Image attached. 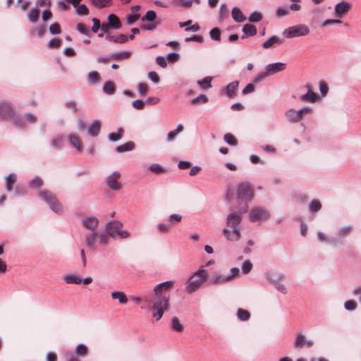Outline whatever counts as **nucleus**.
Instances as JSON below:
<instances>
[{
    "mask_svg": "<svg viewBox=\"0 0 361 361\" xmlns=\"http://www.w3.org/2000/svg\"><path fill=\"white\" fill-rule=\"evenodd\" d=\"M174 282L166 281L155 286L154 296L151 294H143L142 297L134 299L137 302H144L147 308L152 314V317L159 321L163 317L164 312L170 308V296L169 291L173 288Z\"/></svg>",
    "mask_w": 361,
    "mask_h": 361,
    "instance_id": "obj_1",
    "label": "nucleus"
},
{
    "mask_svg": "<svg viewBox=\"0 0 361 361\" xmlns=\"http://www.w3.org/2000/svg\"><path fill=\"white\" fill-rule=\"evenodd\" d=\"M248 205H245L238 211L232 212L226 216V226L232 228L229 230L224 228L222 231L224 237L230 241H237L240 237V230L239 225L243 220V214L247 212Z\"/></svg>",
    "mask_w": 361,
    "mask_h": 361,
    "instance_id": "obj_2",
    "label": "nucleus"
},
{
    "mask_svg": "<svg viewBox=\"0 0 361 361\" xmlns=\"http://www.w3.org/2000/svg\"><path fill=\"white\" fill-rule=\"evenodd\" d=\"M207 277L208 271L206 269H198L188 279L186 282L185 291L188 293H192L196 291L207 279Z\"/></svg>",
    "mask_w": 361,
    "mask_h": 361,
    "instance_id": "obj_3",
    "label": "nucleus"
},
{
    "mask_svg": "<svg viewBox=\"0 0 361 361\" xmlns=\"http://www.w3.org/2000/svg\"><path fill=\"white\" fill-rule=\"evenodd\" d=\"M123 224L121 221H112L106 224L105 230L110 235V237L114 239L118 237L121 239L129 238L130 233L126 230H121Z\"/></svg>",
    "mask_w": 361,
    "mask_h": 361,
    "instance_id": "obj_4",
    "label": "nucleus"
},
{
    "mask_svg": "<svg viewBox=\"0 0 361 361\" xmlns=\"http://www.w3.org/2000/svg\"><path fill=\"white\" fill-rule=\"evenodd\" d=\"M38 196L42 199L55 213L60 214L63 211L62 204L59 202L56 195L49 190H42L38 194Z\"/></svg>",
    "mask_w": 361,
    "mask_h": 361,
    "instance_id": "obj_5",
    "label": "nucleus"
},
{
    "mask_svg": "<svg viewBox=\"0 0 361 361\" xmlns=\"http://www.w3.org/2000/svg\"><path fill=\"white\" fill-rule=\"evenodd\" d=\"M312 112V108L307 106L299 110L293 108L289 109L285 112V116L290 123L300 122L305 116Z\"/></svg>",
    "mask_w": 361,
    "mask_h": 361,
    "instance_id": "obj_6",
    "label": "nucleus"
},
{
    "mask_svg": "<svg viewBox=\"0 0 361 361\" xmlns=\"http://www.w3.org/2000/svg\"><path fill=\"white\" fill-rule=\"evenodd\" d=\"M310 32V30L307 25L299 24L286 28L283 32V36L286 38L304 37L309 35Z\"/></svg>",
    "mask_w": 361,
    "mask_h": 361,
    "instance_id": "obj_7",
    "label": "nucleus"
},
{
    "mask_svg": "<svg viewBox=\"0 0 361 361\" xmlns=\"http://www.w3.org/2000/svg\"><path fill=\"white\" fill-rule=\"evenodd\" d=\"M237 195L238 201L239 202L245 201V205H247V202H250L253 198V190L250 183H240L238 187Z\"/></svg>",
    "mask_w": 361,
    "mask_h": 361,
    "instance_id": "obj_8",
    "label": "nucleus"
},
{
    "mask_svg": "<svg viewBox=\"0 0 361 361\" xmlns=\"http://www.w3.org/2000/svg\"><path fill=\"white\" fill-rule=\"evenodd\" d=\"M249 217L252 222H257L269 219L270 214L264 207H255L250 211Z\"/></svg>",
    "mask_w": 361,
    "mask_h": 361,
    "instance_id": "obj_9",
    "label": "nucleus"
},
{
    "mask_svg": "<svg viewBox=\"0 0 361 361\" xmlns=\"http://www.w3.org/2000/svg\"><path fill=\"white\" fill-rule=\"evenodd\" d=\"M15 116V111L9 102H2L0 103V119L7 120Z\"/></svg>",
    "mask_w": 361,
    "mask_h": 361,
    "instance_id": "obj_10",
    "label": "nucleus"
},
{
    "mask_svg": "<svg viewBox=\"0 0 361 361\" xmlns=\"http://www.w3.org/2000/svg\"><path fill=\"white\" fill-rule=\"evenodd\" d=\"M120 178V173L118 171H114L111 174L106 177V183L112 190H118L121 188V184L118 182Z\"/></svg>",
    "mask_w": 361,
    "mask_h": 361,
    "instance_id": "obj_11",
    "label": "nucleus"
},
{
    "mask_svg": "<svg viewBox=\"0 0 361 361\" xmlns=\"http://www.w3.org/2000/svg\"><path fill=\"white\" fill-rule=\"evenodd\" d=\"M286 64L283 62L269 63L265 66L264 71L268 76L274 75L286 69Z\"/></svg>",
    "mask_w": 361,
    "mask_h": 361,
    "instance_id": "obj_12",
    "label": "nucleus"
},
{
    "mask_svg": "<svg viewBox=\"0 0 361 361\" xmlns=\"http://www.w3.org/2000/svg\"><path fill=\"white\" fill-rule=\"evenodd\" d=\"M267 279L273 284V286L277 290L282 293L283 294H286V287L283 284L277 281V280H284L286 279V276L284 274L279 273L275 278L267 277Z\"/></svg>",
    "mask_w": 361,
    "mask_h": 361,
    "instance_id": "obj_13",
    "label": "nucleus"
},
{
    "mask_svg": "<svg viewBox=\"0 0 361 361\" xmlns=\"http://www.w3.org/2000/svg\"><path fill=\"white\" fill-rule=\"evenodd\" d=\"M352 7L350 3L347 1H341L335 6V15L338 18H341L342 16L348 12Z\"/></svg>",
    "mask_w": 361,
    "mask_h": 361,
    "instance_id": "obj_14",
    "label": "nucleus"
},
{
    "mask_svg": "<svg viewBox=\"0 0 361 361\" xmlns=\"http://www.w3.org/2000/svg\"><path fill=\"white\" fill-rule=\"evenodd\" d=\"M82 226L90 230L91 232L96 231V228L99 224V220L95 216H89L82 220Z\"/></svg>",
    "mask_w": 361,
    "mask_h": 361,
    "instance_id": "obj_15",
    "label": "nucleus"
},
{
    "mask_svg": "<svg viewBox=\"0 0 361 361\" xmlns=\"http://www.w3.org/2000/svg\"><path fill=\"white\" fill-rule=\"evenodd\" d=\"M314 344L312 340H307L305 336L302 334H298L294 342V347L295 348H301L304 346L311 348Z\"/></svg>",
    "mask_w": 361,
    "mask_h": 361,
    "instance_id": "obj_16",
    "label": "nucleus"
},
{
    "mask_svg": "<svg viewBox=\"0 0 361 361\" xmlns=\"http://www.w3.org/2000/svg\"><path fill=\"white\" fill-rule=\"evenodd\" d=\"M238 85L239 81L238 80L230 82L224 90V94L229 98L235 97L236 96Z\"/></svg>",
    "mask_w": 361,
    "mask_h": 361,
    "instance_id": "obj_17",
    "label": "nucleus"
},
{
    "mask_svg": "<svg viewBox=\"0 0 361 361\" xmlns=\"http://www.w3.org/2000/svg\"><path fill=\"white\" fill-rule=\"evenodd\" d=\"M283 40L282 39H281L278 36L274 35V36L269 37L267 40L264 41L262 44V47L263 49H269L270 47H271L275 44L281 45L283 44Z\"/></svg>",
    "mask_w": 361,
    "mask_h": 361,
    "instance_id": "obj_18",
    "label": "nucleus"
},
{
    "mask_svg": "<svg viewBox=\"0 0 361 361\" xmlns=\"http://www.w3.org/2000/svg\"><path fill=\"white\" fill-rule=\"evenodd\" d=\"M319 99V96L313 91H307V93L300 97V100L303 102L314 103Z\"/></svg>",
    "mask_w": 361,
    "mask_h": 361,
    "instance_id": "obj_19",
    "label": "nucleus"
},
{
    "mask_svg": "<svg viewBox=\"0 0 361 361\" xmlns=\"http://www.w3.org/2000/svg\"><path fill=\"white\" fill-rule=\"evenodd\" d=\"M243 35H242L241 38L245 39L248 37L255 36L257 34V27L254 25L248 23L244 25L243 27Z\"/></svg>",
    "mask_w": 361,
    "mask_h": 361,
    "instance_id": "obj_20",
    "label": "nucleus"
},
{
    "mask_svg": "<svg viewBox=\"0 0 361 361\" xmlns=\"http://www.w3.org/2000/svg\"><path fill=\"white\" fill-rule=\"evenodd\" d=\"M101 129V123L99 121H94L88 127V134L92 137H96L99 135Z\"/></svg>",
    "mask_w": 361,
    "mask_h": 361,
    "instance_id": "obj_21",
    "label": "nucleus"
},
{
    "mask_svg": "<svg viewBox=\"0 0 361 361\" xmlns=\"http://www.w3.org/2000/svg\"><path fill=\"white\" fill-rule=\"evenodd\" d=\"M68 139L70 145L73 147L75 148L79 152H81L82 150L81 142L78 136L73 134H70L68 136Z\"/></svg>",
    "mask_w": 361,
    "mask_h": 361,
    "instance_id": "obj_22",
    "label": "nucleus"
},
{
    "mask_svg": "<svg viewBox=\"0 0 361 361\" xmlns=\"http://www.w3.org/2000/svg\"><path fill=\"white\" fill-rule=\"evenodd\" d=\"M108 24L112 29H119L121 27L122 24L119 18L115 14H109L108 16Z\"/></svg>",
    "mask_w": 361,
    "mask_h": 361,
    "instance_id": "obj_23",
    "label": "nucleus"
},
{
    "mask_svg": "<svg viewBox=\"0 0 361 361\" xmlns=\"http://www.w3.org/2000/svg\"><path fill=\"white\" fill-rule=\"evenodd\" d=\"M231 16L233 20L236 23L243 22L246 19V17L244 16V14L238 7L233 8L231 11Z\"/></svg>",
    "mask_w": 361,
    "mask_h": 361,
    "instance_id": "obj_24",
    "label": "nucleus"
},
{
    "mask_svg": "<svg viewBox=\"0 0 361 361\" xmlns=\"http://www.w3.org/2000/svg\"><path fill=\"white\" fill-rule=\"evenodd\" d=\"M97 234L96 231L91 232L85 240V245L89 249H93L95 247Z\"/></svg>",
    "mask_w": 361,
    "mask_h": 361,
    "instance_id": "obj_25",
    "label": "nucleus"
},
{
    "mask_svg": "<svg viewBox=\"0 0 361 361\" xmlns=\"http://www.w3.org/2000/svg\"><path fill=\"white\" fill-rule=\"evenodd\" d=\"M131 55V52L129 51H121L111 54V59L113 60L118 61L128 59Z\"/></svg>",
    "mask_w": 361,
    "mask_h": 361,
    "instance_id": "obj_26",
    "label": "nucleus"
},
{
    "mask_svg": "<svg viewBox=\"0 0 361 361\" xmlns=\"http://www.w3.org/2000/svg\"><path fill=\"white\" fill-rule=\"evenodd\" d=\"M111 296L114 300H118L120 304H126L128 302V298L123 291H113Z\"/></svg>",
    "mask_w": 361,
    "mask_h": 361,
    "instance_id": "obj_27",
    "label": "nucleus"
},
{
    "mask_svg": "<svg viewBox=\"0 0 361 361\" xmlns=\"http://www.w3.org/2000/svg\"><path fill=\"white\" fill-rule=\"evenodd\" d=\"M135 148V144L132 141L127 142L121 145H118L116 147V151L118 153L131 151Z\"/></svg>",
    "mask_w": 361,
    "mask_h": 361,
    "instance_id": "obj_28",
    "label": "nucleus"
},
{
    "mask_svg": "<svg viewBox=\"0 0 361 361\" xmlns=\"http://www.w3.org/2000/svg\"><path fill=\"white\" fill-rule=\"evenodd\" d=\"M229 281L231 280L228 275H215L212 278L210 283L212 284H221Z\"/></svg>",
    "mask_w": 361,
    "mask_h": 361,
    "instance_id": "obj_29",
    "label": "nucleus"
},
{
    "mask_svg": "<svg viewBox=\"0 0 361 361\" xmlns=\"http://www.w3.org/2000/svg\"><path fill=\"white\" fill-rule=\"evenodd\" d=\"M63 279L68 284H80L82 282L80 278L74 274L64 275Z\"/></svg>",
    "mask_w": 361,
    "mask_h": 361,
    "instance_id": "obj_30",
    "label": "nucleus"
},
{
    "mask_svg": "<svg viewBox=\"0 0 361 361\" xmlns=\"http://www.w3.org/2000/svg\"><path fill=\"white\" fill-rule=\"evenodd\" d=\"M91 4L97 8H103L111 4L112 0H89Z\"/></svg>",
    "mask_w": 361,
    "mask_h": 361,
    "instance_id": "obj_31",
    "label": "nucleus"
},
{
    "mask_svg": "<svg viewBox=\"0 0 361 361\" xmlns=\"http://www.w3.org/2000/svg\"><path fill=\"white\" fill-rule=\"evenodd\" d=\"M63 136L58 135L53 137L51 141V146L56 150H61L62 149Z\"/></svg>",
    "mask_w": 361,
    "mask_h": 361,
    "instance_id": "obj_32",
    "label": "nucleus"
},
{
    "mask_svg": "<svg viewBox=\"0 0 361 361\" xmlns=\"http://www.w3.org/2000/svg\"><path fill=\"white\" fill-rule=\"evenodd\" d=\"M16 181V176L14 173H10L6 179V189L7 191H11Z\"/></svg>",
    "mask_w": 361,
    "mask_h": 361,
    "instance_id": "obj_33",
    "label": "nucleus"
},
{
    "mask_svg": "<svg viewBox=\"0 0 361 361\" xmlns=\"http://www.w3.org/2000/svg\"><path fill=\"white\" fill-rule=\"evenodd\" d=\"M103 91L109 95L114 94L116 92L114 83L111 81L105 82L103 85Z\"/></svg>",
    "mask_w": 361,
    "mask_h": 361,
    "instance_id": "obj_34",
    "label": "nucleus"
},
{
    "mask_svg": "<svg viewBox=\"0 0 361 361\" xmlns=\"http://www.w3.org/2000/svg\"><path fill=\"white\" fill-rule=\"evenodd\" d=\"M183 130V126L182 124L178 125L177 128L175 130H171L168 133V135H167L168 141L171 142V141H173V140H175V138L176 137L178 134L181 133Z\"/></svg>",
    "mask_w": 361,
    "mask_h": 361,
    "instance_id": "obj_35",
    "label": "nucleus"
},
{
    "mask_svg": "<svg viewBox=\"0 0 361 361\" xmlns=\"http://www.w3.org/2000/svg\"><path fill=\"white\" fill-rule=\"evenodd\" d=\"M123 129L122 128H118L117 133H111L108 135V138L111 142H116L121 140L123 137Z\"/></svg>",
    "mask_w": 361,
    "mask_h": 361,
    "instance_id": "obj_36",
    "label": "nucleus"
},
{
    "mask_svg": "<svg viewBox=\"0 0 361 361\" xmlns=\"http://www.w3.org/2000/svg\"><path fill=\"white\" fill-rule=\"evenodd\" d=\"M317 238L321 242H326L328 243L336 244L338 241L336 238L333 239L331 237L326 235L325 233L319 231L317 233Z\"/></svg>",
    "mask_w": 361,
    "mask_h": 361,
    "instance_id": "obj_37",
    "label": "nucleus"
},
{
    "mask_svg": "<svg viewBox=\"0 0 361 361\" xmlns=\"http://www.w3.org/2000/svg\"><path fill=\"white\" fill-rule=\"evenodd\" d=\"M39 17V11L37 8H32L28 13V19L32 23H36Z\"/></svg>",
    "mask_w": 361,
    "mask_h": 361,
    "instance_id": "obj_38",
    "label": "nucleus"
},
{
    "mask_svg": "<svg viewBox=\"0 0 361 361\" xmlns=\"http://www.w3.org/2000/svg\"><path fill=\"white\" fill-rule=\"evenodd\" d=\"M237 317L240 321H247L250 318V314L247 310L239 308L237 310Z\"/></svg>",
    "mask_w": 361,
    "mask_h": 361,
    "instance_id": "obj_39",
    "label": "nucleus"
},
{
    "mask_svg": "<svg viewBox=\"0 0 361 361\" xmlns=\"http://www.w3.org/2000/svg\"><path fill=\"white\" fill-rule=\"evenodd\" d=\"M352 230H353L352 226H346L341 227V228H338L337 233H338L339 238H343V237H345V236H348V235H350Z\"/></svg>",
    "mask_w": 361,
    "mask_h": 361,
    "instance_id": "obj_40",
    "label": "nucleus"
},
{
    "mask_svg": "<svg viewBox=\"0 0 361 361\" xmlns=\"http://www.w3.org/2000/svg\"><path fill=\"white\" fill-rule=\"evenodd\" d=\"M157 18V13L154 11L149 10L147 11L145 15L141 18V20L142 22L144 21H148V22H153Z\"/></svg>",
    "mask_w": 361,
    "mask_h": 361,
    "instance_id": "obj_41",
    "label": "nucleus"
},
{
    "mask_svg": "<svg viewBox=\"0 0 361 361\" xmlns=\"http://www.w3.org/2000/svg\"><path fill=\"white\" fill-rule=\"evenodd\" d=\"M149 170L156 174H161L166 172V169L158 164H152L149 166Z\"/></svg>",
    "mask_w": 361,
    "mask_h": 361,
    "instance_id": "obj_42",
    "label": "nucleus"
},
{
    "mask_svg": "<svg viewBox=\"0 0 361 361\" xmlns=\"http://www.w3.org/2000/svg\"><path fill=\"white\" fill-rule=\"evenodd\" d=\"M224 141L229 145L235 147L238 145L237 139L231 133H226L224 136Z\"/></svg>",
    "mask_w": 361,
    "mask_h": 361,
    "instance_id": "obj_43",
    "label": "nucleus"
},
{
    "mask_svg": "<svg viewBox=\"0 0 361 361\" xmlns=\"http://www.w3.org/2000/svg\"><path fill=\"white\" fill-rule=\"evenodd\" d=\"M212 77L207 76L201 80L197 81V84L201 87L202 89H209L211 87Z\"/></svg>",
    "mask_w": 361,
    "mask_h": 361,
    "instance_id": "obj_44",
    "label": "nucleus"
},
{
    "mask_svg": "<svg viewBox=\"0 0 361 361\" xmlns=\"http://www.w3.org/2000/svg\"><path fill=\"white\" fill-rule=\"evenodd\" d=\"M171 328L177 332H182L183 331V326L180 324L177 317L172 318Z\"/></svg>",
    "mask_w": 361,
    "mask_h": 361,
    "instance_id": "obj_45",
    "label": "nucleus"
},
{
    "mask_svg": "<svg viewBox=\"0 0 361 361\" xmlns=\"http://www.w3.org/2000/svg\"><path fill=\"white\" fill-rule=\"evenodd\" d=\"M183 216L178 214H173L169 216L167 219V221L169 224L171 226L176 224V223L180 222L182 220Z\"/></svg>",
    "mask_w": 361,
    "mask_h": 361,
    "instance_id": "obj_46",
    "label": "nucleus"
},
{
    "mask_svg": "<svg viewBox=\"0 0 361 361\" xmlns=\"http://www.w3.org/2000/svg\"><path fill=\"white\" fill-rule=\"evenodd\" d=\"M322 208V204L319 200H312L309 205V210L310 212H317Z\"/></svg>",
    "mask_w": 361,
    "mask_h": 361,
    "instance_id": "obj_47",
    "label": "nucleus"
},
{
    "mask_svg": "<svg viewBox=\"0 0 361 361\" xmlns=\"http://www.w3.org/2000/svg\"><path fill=\"white\" fill-rule=\"evenodd\" d=\"M210 37L214 40L219 42L221 40V30L219 27H214L209 32Z\"/></svg>",
    "mask_w": 361,
    "mask_h": 361,
    "instance_id": "obj_48",
    "label": "nucleus"
},
{
    "mask_svg": "<svg viewBox=\"0 0 361 361\" xmlns=\"http://www.w3.org/2000/svg\"><path fill=\"white\" fill-rule=\"evenodd\" d=\"M262 19V15L257 12H252L248 17V20L251 23H258Z\"/></svg>",
    "mask_w": 361,
    "mask_h": 361,
    "instance_id": "obj_49",
    "label": "nucleus"
},
{
    "mask_svg": "<svg viewBox=\"0 0 361 361\" xmlns=\"http://www.w3.org/2000/svg\"><path fill=\"white\" fill-rule=\"evenodd\" d=\"M100 75L97 71H91L88 73V80L92 83L99 82Z\"/></svg>",
    "mask_w": 361,
    "mask_h": 361,
    "instance_id": "obj_50",
    "label": "nucleus"
},
{
    "mask_svg": "<svg viewBox=\"0 0 361 361\" xmlns=\"http://www.w3.org/2000/svg\"><path fill=\"white\" fill-rule=\"evenodd\" d=\"M75 352L78 356H84L87 353V348L85 345L81 343L76 347Z\"/></svg>",
    "mask_w": 361,
    "mask_h": 361,
    "instance_id": "obj_51",
    "label": "nucleus"
},
{
    "mask_svg": "<svg viewBox=\"0 0 361 361\" xmlns=\"http://www.w3.org/2000/svg\"><path fill=\"white\" fill-rule=\"evenodd\" d=\"M76 30L81 34L90 36V32L86 27L85 25L82 23H78L76 25Z\"/></svg>",
    "mask_w": 361,
    "mask_h": 361,
    "instance_id": "obj_52",
    "label": "nucleus"
},
{
    "mask_svg": "<svg viewBox=\"0 0 361 361\" xmlns=\"http://www.w3.org/2000/svg\"><path fill=\"white\" fill-rule=\"evenodd\" d=\"M208 102V98L204 94H200L198 97L194 98L191 102L192 104H199V103H202V104H205Z\"/></svg>",
    "mask_w": 361,
    "mask_h": 361,
    "instance_id": "obj_53",
    "label": "nucleus"
},
{
    "mask_svg": "<svg viewBox=\"0 0 361 361\" xmlns=\"http://www.w3.org/2000/svg\"><path fill=\"white\" fill-rule=\"evenodd\" d=\"M49 32L52 35H58L61 32V25L58 23H54L49 26Z\"/></svg>",
    "mask_w": 361,
    "mask_h": 361,
    "instance_id": "obj_54",
    "label": "nucleus"
},
{
    "mask_svg": "<svg viewBox=\"0 0 361 361\" xmlns=\"http://www.w3.org/2000/svg\"><path fill=\"white\" fill-rule=\"evenodd\" d=\"M76 8V14L78 16H87L89 14V9L85 4H81Z\"/></svg>",
    "mask_w": 361,
    "mask_h": 361,
    "instance_id": "obj_55",
    "label": "nucleus"
},
{
    "mask_svg": "<svg viewBox=\"0 0 361 361\" xmlns=\"http://www.w3.org/2000/svg\"><path fill=\"white\" fill-rule=\"evenodd\" d=\"M319 87L321 95L322 97H325L329 92V87L327 84L324 81L321 80L319 82Z\"/></svg>",
    "mask_w": 361,
    "mask_h": 361,
    "instance_id": "obj_56",
    "label": "nucleus"
},
{
    "mask_svg": "<svg viewBox=\"0 0 361 361\" xmlns=\"http://www.w3.org/2000/svg\"><path fill=\"white\" fill-rule=\"evenodd\" d=\"M61 45V40L60 39L54 38L51 39L48 44L49 48L51 49H57L59 48Z\"/></svg>",
    "mask_w": 361,
    "mask_h": 361,
    "instance_id": "obj_57",
    "label": "nucleus"
},
{
    "mask_svg": "<svg viewBox=\"0 0 361 361\" xmlns=\"http://www.w3.org/2000/svg\"><path fill=\"white\" fill-rule=\"evenodd\" d=\"M267 77H268V75L267 74L265 71L263 72H261L252 79V83L257 84L259 82L264 80Z\"/></svg>",
    "mask_w": 361,
    "mask_h": 361,
    "instance_id": "obj_58",
    "label": "nucleus"
},
{
    "mask_svg": "<svg viewBox=\"0 0 361 361\" xmlns=\"http://www.w3.org/2000/svg\"><path fill=\"white\" fill-rule=\"evenodd\" d=\"M289 13V8L286 6H281L276 9V15L278 17H283Z\"/></svg>",
    "mask_w": 361,
    "mask_h": 361,
    "instance_id": "obj_59",
    "label": "nucleus"
},
{
    "mask_svg": "<svg viewBox=\"0 0 361 361\" xmlns=\"http://www.w3.org/2000/svg\"><path fill=\"white\" fill-rule=\"evenodd\" d=\"M43 185V181L39 177H35L30 182V186L32 188H39Z\"/></svg>",
    "mask_w": 361,
    "mask_h": 361,
    "instance_id": "obj_60",
    "label": "nucleus"
},
{
    "mask_svg": "<svg viewBox=\"0 0 361 361\" xmlns=\"http://www.w3.org/2000/svg\"><path fill=\"white\" fill-rule=\"evenodd\" d=\"M344 307L348 311H353L357 307V303L354 300H347L344 303Z\"/></svg>",
    "mask_w": 361,
    "mask_h": 361,
    "instance_id": "obj_61",
    "label": "nucleus"
},
{
    "mask_svg": "<svg viewBox=\"0 0 361 361\" xmlns=\"http://www.w3.org/2000/svg\"><path fill=\"white\" fill-rule=\"evenodd\" d=\"M110 235L108 233H103L98 235L99 243L102 245H106L108 243Z\"/></svg>",
    "mask_w": 361,
    "mask_h": 361,
    "instance_id": "obj_62",
    "label": "nucleus"
},
{
    "mask_svg": "<svg viewBox=\"0 0 361 361\" xmlns=\"http://www.w3.org/2000/svg\"><path fill=\"white\" fill-rule=\"evenodd\" d=\"M255 86L253 83L247 84L242 90V94L246 95L255 92Z\"/></svg>",
    "mask_w": 361,
    "mask_h": 361,
    "instance_id": "obj_63",
    "label": "nucleus"
},
{
    "mask_svg": "<svg viewBox=\"0 0 361 361\" xmlns=\"http://www.w3.org/2000/svg\"><path fill=\"white\" fill-rule=\"evenodd\" d=\"M52 17V13L50 10V8H47L46 10L42 11V18L44 22H47Z\"/></svg>",
    "mask_w": 361,
    "mask_h": 361,
    "instance_id": "obj_64",
    "label": "nucleus"
}]
</instances>
